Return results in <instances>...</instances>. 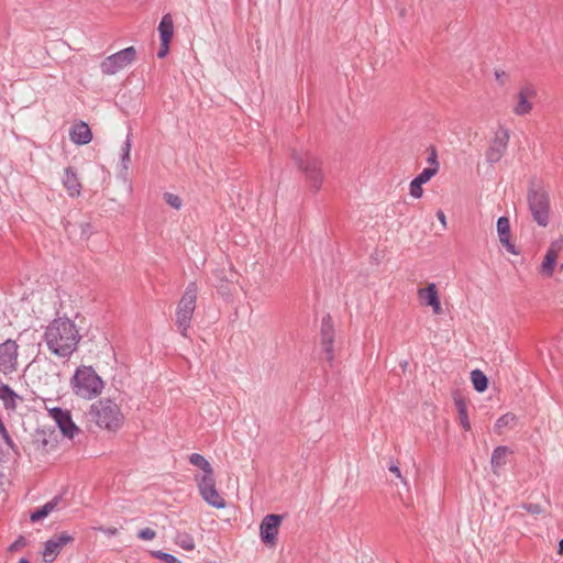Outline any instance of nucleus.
Segmentation results:
<instances>
[{
    "label": "nucleus",
    "mask_w": 563,
    "mask_h": 563,
    "mask_svg": "<svg viewBox=\"0 0 563 563\" xmlns=\"http://www.w3.org/2000/svg\"><path fill=\"white\" fill-rule=\"evenodd\" d=\"M80 338L76 324L67 318L54 319L44 333L48 350L58 357L70 356L76 351Z\"/></svg>",
    "instance_id": "obj_1"
},
{
    "label": "nucleus",
    "mask_w": 563,
    "mask_h": 563,
    "mask_svg": "<svg viewBox=\"0 0 563 563\" xmlns=\"http://www.w3.org/2000/svg\"><path fill=\"white\" fill-rule=\"evenodd\" d=\"M527 203L533 221L542 228L550 223V195L540 180L532 179L527 191Z\"/></svg>",
    "instance_id": "obj_2"
},
{
    "label": "nucleus",
    "mask_w": 563,
    "mask_h": 563,
    "mask_svg": "<svg viewBox=\"0 0 563 563\" xmlns=\"http://www.w3.org/2000/svg\"><path fill=\"white\" fill-rule=\"evenodd\" d=\"M88 416L99 428L117 431L124 421L120 407L110 398H102L90 406Z\"/></svg>",
    "instance_id": "obj_3"
},
{
    "label": "nucleus",
    "mask_w": 563,
    "mask_h": 563,
    "mask_svg": "<svg viewBox=\"0 0 563 563\" xmlns=\"http://www.w3.org/2000/svg\"><path fill=\"white\" fill-rule=\"evenodd\" d=\"M73 393L82 399L98 397L104 387L103 380L91 366H79L70 379Z\"/></svg>",
    "instance_id": "obj_4"
},
{
    "label": "nucleus",
    "mask_w": 563,
    "mask_h": 563,
    "mask_svg": "<svg viewBox=\"0 0 563 563\" xmlns=\"http://www.w3.org/2000/svg\"><path fill=\"white\" fill-rule=\"evenodd\" d=\"M292 159L305 174L307 181L314 191H318L323 181L321 161L310 152H292Z\"/></svg>",
    "instance_id": "obj_5"
},
{
    "label": "nucleus",
    "mask_w": 563,
    "mask_h": 563,
    "mask_svg": "<svg viewBox=\"0 0 563 563\" xmlns=\"http://www.w3.org/2000/svg\"><path fill=\"white\" fill-rule=\"evenodd\" d=\"M198 287L196 283H189L176 310V324L183 336H187L188 329L196 309Z\"/></svg>",
    "instance_id": "obj_6"
},
{
    "label": "nucleus",
    "mask_w": 563,
    "mask_h": 563,
    "mask_svg": "<svg viewBox=\"0 0 563 563\" xmlns=\"http://www.w3.org/2000/svg\"><path fill=\"white\" fill-rule=\"evenodd\" d=\"M136 56V51L133 46L126 47L111 56H108L101 63V71L104 75H114L119 70L130 65Z\"/></svg>",
    "instance_id": "obj_7"
},
{
    "label": "nucleus",
    "mask_w": 563,
    "mask_h": 563,
    "mask_svg": "<svg viewBox=\"0 0 563 563\" xmlns=\"http://www.w3.org/2000/svg\"><path fill=\"white\" fill-rule=\"evenodd\" d=\"M537 98V89L532 84H526L520 87L515 97L512 112L518 117L529 114L533 109V100Z\"/></svg>",
    "instance_id": "obj_8"
},
{
    "label": "nucleus",
    "mask_w": 563,
    "mask_h": 563,
    "mask_svg": "<svg viewBox=\"0 0 563 563\" xmlns=\"http://www.w3.org/2000/svg\"><path fill=\"white\" fill-rule=\"evenodd\" d=\"M509 137L510 135L507 129L499 128L496 131L495 136L490 141L489 146L485 153L486 161L489 164H495L503 158L508 147Z\"/></svg>",
    "instance_id": "obj_9"
},
{
    "label": "nucleus",
    "mask_w": 563,
    "mask_h": 563,
    "mask_svg": "<svg viewBox=\"0 0 563 563\" xmlns=\"http://www.w3.org/2000/svg\"><path fill=\"white\" fill-rule=\"evenodd\" d=\"M199 492L202 498L212 507L222 509L225 507L224 498L219 494L216 488L214 476L211 477H197Z\"/></svg>",
    "instance_id": "obj_10"
},
{
    "label": "nucleus",
    "mask_w": 563,
    "mask_h": 563,
    "mask_svg": "<svg viewBox=\"0 0 563 563\" xmlns=\"http://www.w3.org/2000/svg\"><path fill=\"white\" fill-rule=\"evenodd\" d=\"M74 540V536L66 531L53 536L44 543V550L42 552L43 560L47 563L53 562L64 547L71 543Z\"/></svg>",
    "instance_id": "obj_11"
},
{
    "label": "nucleus",
    "mask_w": 563,
    "mask_h": 563,
    "mask_svg": "<svg viewBox=\"0 0 563 563\" xmlns=\"http://www.w3.org/2000/svg\"><path fill=\"white\" fill-rule=\"evenodd\" d=\"M18 364V344L13 340H7L0 344V372L12 373Z\"/></svg>",
    "instance_id": "obj_12"
},
{
    "label": "nucleus",
    "mask_w": 563,
    "mask_h": 563,
    "mask_svg": "<svg viewBox=\"0 0 563 563\" xmlns=\"http://www.w3.org/2000/svg\"><path fill=\"white\" fill-rule=\"evenodd\" d=\"M282 520L283 516L275 514L264 517L260 526V536L265 544L275 545Z\"/></svg>",
    "instance_id": "obj_13"
},
{
    "label": "nucleus",
    "mask_w": 563,
    "mask_h": 563,
    "mask_svg": "<svg viewBox=\"0 0 563 563\" xmlns=\"http://www.w3.org/2000/svg\"><path fill=\"white\" fill-rule=\"evenodd\" d=\"M49 415L57 423L58 428L65 437L73 439L76 434L79 433L80 430L74 423L71 415L68 410L55 407L49 410Z\"/></svg>",
    "instance_id": "obj_14"
},
{
    "label": "nucleus",
    "mask_w": 563,
    "mask_h": 563,
    "mask_svg": "<svg viewBox=\"0 0 563 563\" xmlns=\"http://www.w3.org/2000/svg\"><path fill=\"white\" fill-rule=\"evenodd\" d=\"M333 341L334 329L332 320L330 316H325L323 317L321 322V345L325 354V360L330 365H332V362L334 360Z\"/></svg>",
    "instance_id": "obj_15"
},
{
    "label": "nucleus",
    "mask_w": 563,
    "mask_h": 563,
    "mask_svg": "<svg viewBox=\"0 0 563 563\" xmlns=\"http://www.w3.org/2000/svg\"><path fill=\"white\" fill-rule=\"evenodd\" d=\"M53 448H55V439L52 437V434H48L44 430H36L32 434L30 449L34 452V454L44 456Z\"/></svg>",
    "instance_id": "obj_16"
},
{
    "label": "nucleus",
    "mask_w": 563,
    "mask_h": 563,
    "mask_svg": "<svg viewBox=\"0 0 563 563\" xmlns=\"http://www.w3.org/2000/svg\"><path fill=\"white\" fill-rule=\"evenodd\" d=\"M417 295L422 305L432 308L433 313H442L439 292L434 283L429 284L426 288H419Z\"/></svg>",
    "instance_id": "obj_17"
},
{
    "label": "nucleus",
    "mask_w": 563,
    "mask_h": 563,
    "mask_svg": "<svg viewBox=\"0 0 563 563\" xmlns=\"http://www.w3.org/2000/svg\"><path fill=\"white\" fill-rule=\"evenodd\" d=\"M497 232L499 241L506 247V250L509 253L517 255L518 251L516 246L510 242V224L507 217H500L497 220Z\"/></svg>",
    "instance_id": "obj_18"
},
{
    "label": "nucleus",
    "mask_w": 563,
    "mask_h": 563,
    "mask_svg": "<svg viewBox=\"0 0 563 563\" xmlns=\"http://www.w3.org/2000/svg\"><path fill=\"white\" fill-rule=\"evenodd\" d=\"M63 185L70 197H78L81 192V184L77 172L73 167H67L63 177Z\"/></svg>",
    "instance_id": "obj_19"
},
{
    "label": "nucleus",
    "mask_w": 563,
    "mask_h": 563,
    "mask_svg": "<svg viewBox=\"0 0 563 563\" xmlns=\"http://www.w3.org/2000/svg\"><path fill=\"white\" fill-rule=\"evenodd\" d=\"M70 140L78 144L85 145L92 140V133L89 125L85 122L75 124L69 132Z\"/></svg>",
    "instance_id": "obj_20"
},
{
    "label": "nucleus",
    "mask_w": 563,
    "mask_h": 563,
    "mask_svg": "<svg viewBox=\"0 0 563 563\" xmlns=\"http://www.w3.org/2000/svg\"><path fill=\"white\" fill-rule=\"evenodd\" d=\"M453 400H454V405H455L457 413H459V421H460L461 427L466 431L470 430L471 422L468 419L467 405H466L464 397L461 396L460 394H455L453 396Z\"/></svg>",
    "instance_id": "obj_21"
},
{
    "label": "nucleus",
    "mask_w": 563,
    "mask_h": 563,
    "mask_svg": "<svg viewBox=\"0 0 563 563\" xmlns=\"http://www.w3.org/2000/svg\"><path fill=\"white\" fill-rule=\"evenodd\" d=\"M157 30L159 33L161 42L166 43L172 41L174 35V21L170 13L163 15Z\"/></svg>",
    "instance_id": "obj_22"
},
{
    "label": "nucleus",
    "mask_w": 563,
    "mask_h": 563,
    "mask_svg": "<svg viewBox=\"0 0 563 563\" xmlns=\"http://www.w3.org/2000/svg\"><path fill=\"white\" fill-rule=\"evenodd\" d=\"M510 453V450L508 446L500 445L497 446L492 454V468L495 474H498V471L506 465L507 463V456Z\"/></svg>",
    "instance_id": "obj_23"
},
{
    "label": "nucleus",
    "mask_w": 563,
    "mask_h": 563,
    "mask_svg": "<svg viewBox=\"0 0 563 563\" xmlns=\"http://www.w3.org/2000/svg\"><path fill=\"white\" fill-rule=\"evenodd\" d=\"M60 500H62L60 496L54 497L52 500L44 504L41 508L33 511L31 514L30 519L33 522L44 519L45 517H47L52 511H54L57 508Z\"/></svg>",
    "instance_id": "obj_24"
},
{
    "label": "nucleus",
    "mask_w": 563,
    "mask_h": 563,
    "mask_svg": "<svg viewBox=\"0 0 563 563\" xmlns=\"http://www.w3.org/2000/svg\"><path fill=\"white\" fill-rule=\"evenodd\" d=\"M189 462L194 466L199 467L203 472V475L201 477H211V476H213V468H212L211 464L201 454L192 453L189 456Z\"/></svg>",
    "instance_id": "obj_25"
},
{
    "label": "nucleus",
    "mask_w": 563,
    "mask_h": 563,
    "mask_svg": "<svg viewBox=\"0 0 563 563\" xmlns=\"http://www.w3.org/2000/svg\"><path fill=\"white\" fill-rule=\"evenodd\" d=\"M471 380L476 391L483 393L487 389L488 379L481 369H474L471 372Z\"/></svg>",
    "instance_id": "obj_26"
},
{
    "label": "nucleus",
    "mask_w": 563,
    "mask_h": 563,
    "mask_svg": "<svg viewBox=\"0 0 563 563\" xmlns=\"http://www.w3.org/2000/svg\"><path fill=\"white\" fill-rule=\"evenodd\" d=\"M558 256L553 253H545L543 262L541 264V273L547 277H551L554 273Z\"/></svg>",
    "instance_id": "obj_27"
},
{
    "label": "nucleus",
    "mask_w": 563,
    "mask_h": 563,
    "mask_svg": "<svg viewBox=\"0 0 563 563\" xmlns=\"http://www.w3.org/2000/svg\"><path fill=\"white\" fill-rule=\"evenodd\" d=\"M16 394L8 386L0 387V398L4 401L7 408H15Z\"/></svg>",
    "instance_id": "obj_28"
},
{
    "label": "nucleus",
    "mask_w": 563,
    "mask_h": 563,
    "mask_svg": "<svg viewBox=\"0 0 563 563\" xmlns=\"http://www.w3.org/2000/svg\"><path fill=\"white\" fill-rule=\"evenodd\" d=\"M132 147V140H131V133L128 134L126 140L124 141L122 147H121V165L123 170L129 169L130 164V152Z\"/></svg>",
    "instance_id": "obj_29"
},
{
    "label": "nucleus",
    "mask_w": 563,
    "mask_h": 563,
    "mask_svg": "<svg viewBox=\"0 0 563 563\" xmlns=\"http://www.w3.org/2000/svg\"><path fill=\"white\" fill-rule=\"evenodd\" d=\"M516 421V416L514 413H505L504 416H501L497 421H496V424H495V430L497 433H501L503 432V429L506 428V427H511Z\"/></svg>",
    "instance_id": "obj_30"
},
{
    "label": "nucleus",
    "mask_w": 563,
    "mask_h": 563,
    "mask_svg": "<svg viewBox=\"0 0 563 563\" xmlns=\"http://www.w3.org/2000/svg\"><path fill=\"white\" fill-rule=\"evenodd\" d=\"M176 544L187 551L195 549L194 538L188 533H178L176 537Z\"/></svg>",
    "instance_id": "obj_31"
},
{
    "label": "nucleus",
    "mask_w": 563,
    "mask_h": 563,
    "mask_svg": "<svg viewBox=\"0 0 563 563\" xmlns=\"http://www.w3.org/2000/svg\"><path fill=\"white\" fill-rule=\"evenodd\" d=\"M438 173L437 167L424 168L415 179L421 185L428 183Z\"/></svg>",
    "instance_id": "obj_32"
},
{
    "label": "nucleus",
    "mask_w": 563,
    "mask_h": 563,
    "mask_svg": "<svg viewBox=\"0 0 563 563\" xmlns=\"http://www.w3.org/2000/svg\"><path fill=\"white\" fill-rule=\"evenodd\" d=\"M153 556L166 562V563H181L180 560H178L176 556L169 553H165L162 551H154L152 552Z\"/></svg>",
    "instance_id": "obj_33"
},
{
    "label": "nucleus",
    "mask_w": 563,
    "mask_h": 563,
    "mask_svg": "<svg viewBox=\"0 0 563 563\" xmlns=\"http://www.w3.org/2000/svg\"><path fill=\"white\" fill-rule=\"evenodd\" d=\"M164 199H165L166 203L169 205L170 207H173L177 210L180 209L181 199L177 195L167 192L164 195Z\"/></svg>",
    "instance_id": "obj_34"
},
{
    "label": "nucleus",
    "mask_w": 563,
    "mask_h": 563,
    "mask_svg": "<svg viewBox=\"0 0 563 563\" xmlns=\"http://www.w3.org/2000/svg\"><path fill=\"white\" fill-rule=\"evenodd\" d=\"M422 194H423V190H422V185L420 183H418L416 179H413L411 183H410V195L413 197V198H421L422 197Z\"/></svg>",
    "instance_id": "obj_35"
},
{
    "label": "nucleus",
    "mask_w": 563,
    "mask_h": 563,
    "mask_svg": "<svg viewBox=\"0 0 563 563\" xmlns=\"http://www.w3.org/2000/svg\"><path fill=\"white\" fill-rule=\"evenodd\" d=\"M563 250V238L556 239L551 242L548 253H553L559 256V253Z\"/></svg>",
    "instance_id": "obj_36"
},
{
    "label": "nucleus",
    "mask_w": 563,
    "mask_h": 563,
    "mask_svg": "<svg viewBox=\"0 0 563 563\" xmlns=\"http://www.w3.org/2000/svg\"><path fill=\"white\" fill-rule=\"evenodd\" d=\"M137 537L142 540H153L156 537V532L151 528L141 529Z\"/></svg>",
    "instance_id": "obj_37"
},
{
    "label": "nucleus",
    "mask_w": 563,
    "mask_h": 563,
    "mask_svg": "<svg viewBox=\"0 0 563 563\" xmlns=\"http://www.w3.org/2000/svg\"><path fill=\"white\" fill-rule=\"evenodd\" d=\"M522 508L526 509L528 512L536 514V515L542 512V508L539 504H523Z\"/></svg>",
    "instance_id": "obj_38"
},
{
    "label": "nucleus",
    "mask_w": 563,
    "mask_h": 563,
    "mask_svg": "<svg viewBox=\"0 0 563 563\" xmlns=\"http://www.w3.org/2000/svg\"><path fill=\"white\" fill-rule=\"evenodd\" d=\"M428 163L430 165H432L431 167H437L439 169L438 155H437V151H435L434 147L430 148V153H429V157H428Z\"/></svg>",
    "instance_id": "obj_39"
},
{
    "label": "nucleus",
    "mask_w": 563,
    "mask_h": 563,
    "mask_svg": "<svg viewBox=\"0 0 563 563\" xmlns=\"http://www.w3.org/2000/svg\"><path fill=\"white\" fill-rule=\"evenodd\" d=\"M26 545V540L24 537H19L9 548L10 551H18L19 549Z\"/></svg>",
    "instance_id": "obj_40"
},
{
    "label": "nucleus",
    "mask_w": 563,
    "mask_h": 563,
    "mask_svg": "<svg viewBox=\"0 0 563 563\" xmlns=\"http://www.w3.org/2000/svg\"><path fill=\"white\" fill-rule=\"evenodd\" d=\"M81 234L86 238H89L93 233L92 225L89 222H85L80 224Z\"/></svg>",
    "instance_id": "obj_41"
},
{
    "label": "nucleus",
    "mask_w": 563,
    "mask_h": 563,
    "mask_svg": "<svg viewBox=\"0 0 563 563\" xmlns=\"http://www.w3.org/2000/svg\"><path fill=\"white\" fill-rule=\"evenodd\" d=\"M169 43L170 42H166V43L165 42H161V48L157 52V57L158 58H164L168 54Z\"/></svg>",
    "instance_id": "obj_42"
},
{
    "label": "nucleus",
    "mask_w": 563,
    "mask_h": 563,
    "mask_svg": "<svg viewBox=\"0 0 563 563\" xmlns=\"http://www.w3.org/2000/svg\"><path fill=\"white\" fill-rule=\"evenodd\" d=\"M495 78L503 86L506 82L507 74L504 70L497 69L495 70Z\"/></svg>",
    "instance_id": "obj_43"
},
{
    "label": "nucleus",
    "mask_w": 563,
    "mask_h": 563,
    "mask_svg": "<svg viewBox=\"0 0 563 563\" xmlns=\"http://www.w3.org/2000/svg\"><path fill=\"white\" fill-rule=\"evenodd\" d=\"M388 470H389L391 473H394V474L396 475V477L400 478V479L404 482V484H407V482H406V481L402 478V476H401V473H400L399 467H398L396 464L391 463V464L389 465Z\"/></svg>",
    "instance_id": "obj_44"
},
{
    "label": "nucleus",
    "mask_w": 563,
    "mask_h": 563,
    "mask_svg": "<svg viewBox=\"0 0 563 563\" xmlns=\"http://www.w3.org/2000/svg\"><path fill=\"white\" fill-rule=\"evenodd\" d=\"M437 218L442 223V225L445 228L446 227V218H445V214H444V212L442 210H439L437 212Z\"/></svg>",
    "instance_id": "obj_45"
},
{
    "label": "nucleus",
    "mask_w": 563,
    "mask_h": 563,
    "mask_svg": "<svg viewBox=\"0 0 563 563\" xmlns=\"http://www.w3.org/2000/svg\"><path fill=\"white\" fill-rule=\"evenodd\" d=\"M103 532L107 533L108 536H115L118 533V529L117 528H108V529H104Z\"/></svg>",
    "instance_id": "obj_46"
},
{
    "label": "nucleus",
    "mask_w": 563,
    "mask_h": 563,
    "mask_svg": "<svg viewBox=\"0 0 563 563\" xmlns=\"http://www.w3.org/2000/svg\"><path fill=\"white\" fill-rule=\"evenodd\" d=\"M558 553L561 554V555L563 554V539L559 542Z\"/></svg>",
    "instance_id": "obj_47"
},
{
    "label": "nucleus",
    "mask_w": 563,
    "mask_h": 563,
    "mask_svg": "<svg viewBox=\"0 0 563 563\" xmlns=\"http://www.w3.org/2000/svg\"><path fill=\"white\" fill-rule=\"evenodd\" d=\"M405 14H406V9L405 8L400 9L399 10V15L400 16H405Z\"/></svg>",
    "instance_id": "obj_48"
},
{
    "label": "nucleus",
    "mask_w": 563,
    "mask_h": 563,
    "mask_svg": "<svg viewBox=\"0 0 563 563\" xmlns=\"http://www.w3.org/2000/svg\"><path fill=\"white\" fill-rule=\"evenodd\" d=\"M19 563H30V561L26 559H21Z\"/></svg>",
    "instance_id": "obj_49"
}]
</instances>
